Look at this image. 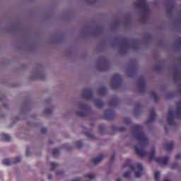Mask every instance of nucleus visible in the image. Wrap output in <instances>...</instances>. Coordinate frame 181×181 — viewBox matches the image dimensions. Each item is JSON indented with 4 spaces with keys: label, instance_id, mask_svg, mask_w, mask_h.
<instances>
[{
    "label": "nucleus",
    "instance_id": "obj_8",
    "mask_svg": "<svg viewBox=\"0 0 181 181\" xmlns=\"http://www.w3.org/2000/svg\"><path fill=\"white\" fill-rule=\"evenodd\" d=\"M154 176H155L156 181H160V172L159 171H156L154 173Z\"/></svg>",
    "mask_w": 181,
    "mask_h": 181
},
{
    "label": "nucleus",
    "instance_id": "obj_3",
    "mask_svg": "<svg viewBox=\"0 0 181 181\" xmlns=\"http://www.w3.org/2000/svg\"><path fill=\"white\" fill-rule=\"evenodd\" d=\"M154 160L155 163L160 165L161 166H165L168 165L169 159H155V160Z\"/></svg>",
    "mask_w": 181,
    "mask_h": 181
},
{
    "label": "nucleus",
    "instance_id": "obj_4",
    "mask_svg": "<svg viewBox=\"0 0 181 181\" xmlns=\"http://www.w3.org/2000/svg\"><path fill=\"white\" fill-rule=\"evenodd\" d=\"M11 160H10V159H4V160H3L2 163H3V165L9 166V165H12L13 164H16L17 163L21 162V159L15 160L14 163H12V161H11Z\"/></svg>",
    "mask_w": 181,
    "mask_h": 181
},
{
    "label": "nucleus",
    "instance_id": "obj_18",
    "mask_svg": "<svg viewBox=\"0 0 181 181\" xmlns=\"http://www.w3.org/2000/svg\"><path fill=\"white\" fill-rule=\"evenodd\" d=\"M105 158V156H104V155H103V154L100 155V158H101V159H103V158Z\"/></svg>",
    "mask_w": 181,
    "mask_h": 181
},
{
    "label": "nucleus",
    "instance_id": "obj_22",
    "mask_svg": "<svg viewBox=\"0 0 181 181\" xmlns=\"http://www.w3.org/2000/svg\"><path fill=\"white\" fill-rule=\"evenodd\" d=\"M117 181H121V180H120V179H119V180H117Z\"/></svg>",
    "mask_w": 181,
    "mask_h": 181
},
{
    "label": "nucleus",
    "instance_id": "obj_14",
    "mask_svg": "<svg viewBox=\"0 0 181 181\" xmlns=\"http://www.w3.org/2000/svg\"><path fill=\"white\" fill-rule=\"evenodd\" d=\"M64 171H62V170H58V171H57L56 172V175H64Z\"/></svg>",
    "mask_w": 181,
    "mask_h": 181
},
{
    "label": "nucleus",
    "instance_id": "obj_9",
    "mask_svg": "<svg viewBox=\"0 0 181 181\" xmlns=\"http://www.w3.org/2000/svg\"><path fill=\"white\" fill-rule=\"evenodd\" d=\"M103 161V159H94L92 160V163H93V165H98L100 164L101 162Z\"/></svg>",
    "mask_w": 181,
    "mask_h": 181
},
{
    "label": "nucleus",
    "instance_id": "obj_26",
    "mask_svg": "<svg viewBox=\"0 0 181 181\" xmlns=\"http://www.w3.org/2000/svg\"><path fill=\"white\" fill-rule=\"evenodd\" d=\"M90 136H93V135H90Z\"/></svg>",
    "mask_w": 181,
    "mask_h": 181
},
{
    "label": "nucleus",
    "instance_id": "obj_13",
    "mask_svg": "<svg viewBox=\"0 0 181 181\" xmlns=\"http://www.w3.org/2000/svg\"><path fill=\"white\" fill-rule=\"evenodd\" d=\"M45 113L46 114H52V109H50V108L45 109Z\"/></svg>",
    "mask_w": 181,
    "mask_h": 181
},
{
    "label": "nucleus",
    "instance_id": "obj_7",
    "mask_svg": "<svg viewBox=\"0 0 181 181\" xmlns=\"http://www.w3.org/2000/svg\"><path fill=\"white\" fill-rule=\"evenodd\" d=\"M180 165L179 163H177V162L173 163L171 165V169H173V170L180 169Z\"/></svg>",
    "mask_w": 181,
    "mask_h": 181
},
{
    "label": "nucleus",
    "instance_id": "obj_20",
    "mask_svg": "<svg viewBox=\"0 0 181 181\" xmlns=\"http://www.w3.org/2000/svg\"><path fill=\"white\" fill-rule=\"evenodd\" d=\"M154 153H155V151H153L151 156L153 155Z\"/></svg>",
    "mask_w": 181,
    "mask_h": 181
},
{
    "label": "nucleus",
    "instance_id": "obj_23",
    "mask_svg": "<svg viewBox=\"0 0 181 181\" xmlns=\"http://www.w3.org/2000/svg\"><path fill=\"white\" fill-rule=\"evenodd\" d=\"M113 160H111V163H112V162H113Z\"/></svg>",
    "mask_w": 181,
    "mask_h": 181
},
{
    "label": "nucleus",
    "instance_id": "obj_2",
    "mask_svg": "<svg viewBox=\"0 0 181 181\" xmlns=\"http://www.w3.org/2000/svg\"><path fill=\"white\" fill-rule=\"evenodd\" d=\"M137 139L140 140V145L135 148V151L139 155L144 156V149L148 145V139L145 134L141 133L137 136Z\"/></svg>",
    "mask_w": 181,
    "mask_h": 181
},
{
    "label": "nucleus",
    "instance_id": "obj_10",
    "mask_svg": "<svg viewBox=\"0 0 181 181\" xmlns=\"http://www.w3.org/2000/svg\"><path fill=\"white\" fill-rule=\"evenodd\" d=\"M53 155H59L60 153V148H54L52 151Z\"/></svg>",
    "mask_w": 181,
    "mask_h": 181
},
{
    "label": "nucleus",
    "instance_id": "obj_21",
    "mask_svg": "<svg viewBox=\"0 0 181 181\" xmlns=\"http://www.w3.org/2000/svg\"><path fill=\"white\" fill-rule=\"evenodd\" d=\"M142 1H144V0H139V2H142Z\"/></svg>",
    "mask_w": 181,
    "mask_h": 181
},
{
    "label": "nucleus",
    "instance_id": "obj_24",
    "mask_svg": "<svg viewBox=\"0 0 181 181\" xmlns=\"http://www.w3.org/2000/svg\"><path fill=\"white\" fill-rule=\"evenodd\" d=\"M113 158H115V154H114V156H113Z\"/></svg>",
    "mask_w": 181,
    "mask_h": 181
},
{
    "label": "nucleus",
    "instance_id": "obj_15",
    "mask_svg": "<svg viewBox=\"0 0 181 181\" xmlns=\"http://www.w3.org/2000/svg\"><path fill=\"white\" fill-rule=\"evenodd\" d=\"M82 145H83V144L81 142L78 141L76 144V146H77V148H81Z\"/></svg>",
    "mask_w": 181,
    "mask_h": 181
},
{
    "label": "nucleus",
    "instance_id": "obj_6",
    "mask_svg": "<svg viewBox=\"0 0 181 181\" xmlns=\"http://www.w3.org/2000/svg\"><path fill=\"white\" fill-rule=\"evenodd\" d=\"M60 165L58 163H50V169L51 171H54L56 169H59Z\"/></svg>",
    "mask_w": 181,
    "mask_h": 181
},
{
    "label": "nucleus",
    "instance_id": "obj_1",
    "mask_svg": "<svg viewBox=\"0 0 181 181\" xmlns=\"http://www.w3.org/2000/svg\"><path fill=\"white\" fill-rule=\"evenodd\" d=\"M124 168H128L134 172L136 178H141L142 173L144 172V167L141 163L132 164L131 160H127L126 163L124 164Z\"/></svg>",
    "mask_w": 181,
    "mask_h": 181
},
{
    "label": "nucleus",
    "instance_id": "obj_11",
    "mask_svg": "<svg viewBox=\"0 0 181 181\" xmlns=\"http://www.w3.org/2000/svg\"><path fill=\"white\" fill-rule=\"evenodd\" d=\"M130 175H131V172L130 171H127L124 173V178H129Z\"/></svg>",
    "mask_w": 181,
    "mask_h": 181
},
{
    "label": "nucleus",
    "instance_id": "obj_16",
    "mask_svg": "<svg viewBox=\"0 0 181 181\" xmlns=\"http://www.w3.org/2000/svg\"><path fill=\"white\" fill-rule=\"evenodd\" d=\"M25 155H27V156H29V155H30V151L29 150H26Z\"/></svg>",
    "mask_w": 181,
    "mask_h": 181
},
{
    "label": "nucleus",
    "instance_id": "obj_12",
    "mask_svg": "<svg viewBox=\"0 0 181 181\" xmlns=\"http://www.w3.org/2000/svg\"><path fill=\"white\" fill-rule=\"evenodd\" d=\"M86 177L92 180L95 178V175L93 174H88L86 175Z\"/></svg>",
    "mask_w": 181,
    "mask_h": 181
},
{
    "label": "nucleus",
    "instance_id": "obj_19",
    "mask_svg": "<svg viewBox=\"0 0 181 181\" xmlns=\"http://www.w3.org/2000/svg\"><path fill=\"white\" fill-rule=\"evenodd\" d=\"M74 181H81V178L78 177L76 180H74Z\"/></svg>",
    "mask_w": 181,
    "mask_h": 181
},
{
    "label": "nucleus",
    "instance_id": "obj_5",
    "mask_svg": "<svg viewBox=\"0 0 181 181\" xmlns=\"http://www.w3.org/2000/svg\"><path fill=\"white\" fill-rule=\"evenodd\" d=\"M0 136L2 141H11L12 139V137L9 134L4 133L1 134Z\"/></svg>",
    "mask_w": 181,
    "mask_h": 181
},
{
    "label": "nucleus",
    "instance_id": "obj_25",
    "mask_svg": "<svg viewBox=\"0 0 181 181\" xmlns=\"http://www.w3.org/2000/svg\"><path fill=\"white\" fill-rule=\"evenodd\" d=\"M165 181H169L168 180H165Z\"/></svg>",
    "mask_w": 181,
    "mask_h": 181
},
{
    "label": "nucleus",
    "instance_id": "obj_17",
    "mask_svg": "<svg viewBox=\"0 0 181 181\" xmlns=\"http://www.w3.org/2000/svg\"><path fill=\"white\" fill-rule=\"evenodd\" d=\"M52 178H53V176L51 175H49L47 176V179H48V180H51V179H52Z\"/></svg>",
    "mask_w": 181,
    "mask_h": 181
}]
</instances>
